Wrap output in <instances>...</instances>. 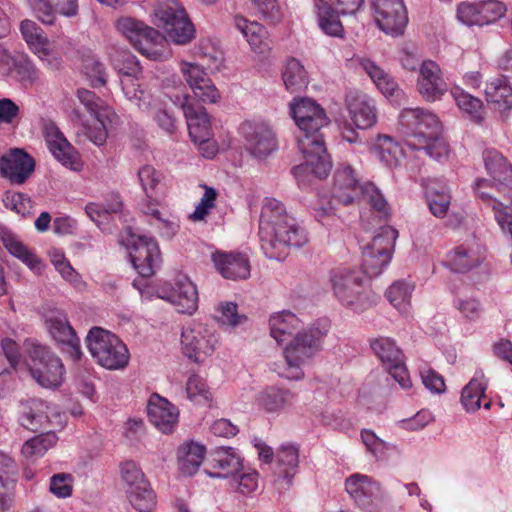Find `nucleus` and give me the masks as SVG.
Instances as JSON below:
<instances>
[{"label": "nucleus", "mask_w": 512, "mask_h": 512, "mask_svg": "<svg viewBox=\"0 0 512 512\" xmlns=\"http://www.w3.org/2000/svg\"><path fill=\"white\" fill-rule=\"evenodd\" d=\"M34 168V159L21 149H13L0 159L1 175L15 184H22Z\"/></svg>", "instance_id": "393cba45"}, {"label": "nucleus", "mask_w": 512, "mask_h": 512, "mask_svg": "<svg viewBox=\"0 0 512 512\" xmlns=\"http://www.w3.org/2000/svg\"><path fill=\"white\" fill-rule=\"evenodd\" d=\"M313 3L320 30L327 36L343 38L344 28L339 20V10L335 11L325 0H313Z\"/></svg>", "instance_id": "e433bc0d"}, {"label": "nucleus", "mask_w": 512, "mask_h": 512, "mask_svg": "<svg viewBox=\"0 0 512 512\" xmlns=\"http://www.w3.org/2000/svg\"><path fill=\"white\" fill-rule=\"evenodd\" d=\"M361 187L355 170L349 164L341 163L334 172L331 198L337 204L351 205L360 199Z\"/></svg>", "instance_id": "aec40b11"}, {"label": "nucleus", "mask_w": 512, "mask_h": 512, "mask_svg": "<svg viewBox=\"0 0 512 512\" xmlns=\"http://www.w3.org/2000/svg\"><path fill=\"white\" fill-rule=\"evenodd\" d=\"M47 329L52 338L61 346L62 350L74 360L81 359L83 353L74 328L70 325L67 316L57 312L46 319Z\"/></svg>", "instance_id": "412c9836"}, {"label": "nucleus", "mask_w": 512, "mask_h": 512, "mask_svg": "<svg viewBox=\"0 0 512 512\" xmlns=\"http://www.w3.org/2000/svg\"><path fill=\"white\" fill-rule=\"evenodd\" d=\"M345 490L355 506L365 512H380L386 497L379 482L360 473H354L345 480Z\"/></svg>", "instance_id": "9d476101"}, {"label": "nucleus", "mask_w": 512, "mask_h": 512, "mask_svg": "<svg viewBox=\"0 0 512 512\" xmlns=\"http://www.w3.org/2000/svg\"><path fill=\"white\" fill-rule=\"evenodd\" d=\"M329 284L333 296L347 310L360 314L374 304V294L361 270L340 265L329 271Z\"/></svg>", "instance_id": "7ed1b4c3"}, {"label": "nucleus", "mask_w": 512, "mask_h": 512, "mask_svg": "<svg viewBox=\"0 0 512 512\" xmlns=\"http://www.w3.org/2000/svg\"><path fill=\"white\" fill-rule=\"evenodd\" d=\"M147 414L150 422L164 434L172 433L179 419L178 408L157 393L148 400Z\"/></svg>", "instance_id": "b1692460"}, {"label": "nucleus", "mask_w": 512, "mask_h": 512, "mask_svg": "<svg viewBox=\"0 0 512 512\" xmlns=\"http://www.w3.org/2000/svg\"><path fill=\"white\" fill-rule=\"evenodd\" d=\"M189 400L196 404H206L212 400V393L206 381L199 375H191L186 383Z\"/></svg>", "instance_id": "5fc2aeb1"}, {"label": "nucleus", "mask_w": 512, "mask_h": 512, "mask_svg": "<svg viewBox=\"0 0 512 512\" xmlns=\"http://www.w3.org/2000/svg\"><path fill=\"white\" fill-rule=\"evenodd\" d=\"M121 479L125 493L149 482L142 469L133 461L121 465Z\"/></svg>", "instance_id": "13d9d810"}, {"label": "nucleus", "mask_w": 512, "mask_h": 512, "mask_svg": "<svg viewBox=\"0 0 512 512\" xmlns=\"http://www.w3.org/2000/svg\"><path fill=\"white\" fill-rule=\"evenodd\" d=\"M4 206L21 215L27 217L32 213V200L26 194L19 192H6L3 196Z\"/></svg>", "instance_id": "680f3d73"}, {"label": "nucleus", "mask_w": 512, "mask_h": 512, "mask_svg": "<svg viewBox=\"0 0 512 512\" xmlns=\"http://www.w3.org/2000/svg\"><path fill=\"white\" fill-rule=\"evenodd\" d=\"M162 298L170 302L182 314L192 315L198 309L197 287L186 275L177 276L171 290Z\"/></svg>", "instance_id": "5701e85b"}, {"label": "nucleus", "mask_w": 512, "mask_h": 512, "mask_svg": "<svg viewBox=\"0 0 512 512\" xmlns=\"http://www.w3.org/2000/svg\"><path fill=\"white\" fill-rule=\"evenodd\" d=\"M217 344L218 338L215 333L202 323L192 322L182 330V351L194 362H202L211 356Z\"/></svg>", "instance_id": "ddd939ff"}, {"label": "nucleus", "mask_w": 512, "mask_h": 512, "mask_svg": "<svg viewBox=\"0 0 512 512\" xmlns=\"http://www.w3.org/2000/svg\"><path fill=\"white\" fill-rule=\"evenodd\" d=\"M363 197L381 216H388L390 207L382 192L372 182H365L361 187L360 198Z\"/></svg>", "instance_id": "6e6d98bb"}, {"label": "nucleus", "mask_w": 512, "mask_h": 512, "mask_svg": "<svg viewBox=\"0 0 512 512\" xmlns=\"http://www.w3.org/2000/svg\"><path fill=\"white\" fill-rule=\"evenodd\" d=\"M360 435L366 450L376 460H384L388 457V450L391 448L390 443L379 438L374 431L370 429H362Z\"/></svg>", "instance_id": "4d7b16f0"}, {"label": "nucleus", "mask_w": 512, "mask_h": 512, "mask_svg": "<svg viewBox=\"0 0 512 512\" xmlns=\"http://www.w3.org/2000/svg\"><path fill=\"white\" fill-rule=\"evenodd\" d=\"M20 31L31 50L42 43H46L47 38L43 35L42 29L32 20L25 19L21 21Z\"/></svg>", "instance_id": "774afa93"}, {"label": "nucleus", "mask_w": 512, "mask_h": 512, "mask_svg": "<svg viewBox=\"0 0 512 512\" xmlns=\"http://www.w3.org/2000/svg\"><path fill=\"white\" fill-rule=\"evenodd\" d=\"M299 468V447L292 443L280 445L275 454L274 474L291 485Z\"/></svg>", "instance_id": "2f4dec72"}, {"label": "nucleus", "mask_w": 512, "mask_h": 512, "mask_svg": "<svg viewBox=\"0 0 512 512\" xmlns=\"http://www.w3.org/2000/svg\"><path fill=\"white\" fill-rule=\"evenodd\" d=\"M259 474L251 468H242L230 481L231 487L243 496L252 495L258 488Z\"/></svg>", "instance_id": "603ef678"}, {"label": "nucleus", "mask_w": 512, "mask_h": 512, "mask_svg": "<svg viewBox=\"0 0 512 512\" xmlns=\"http://www.w3.org/2000/svg\"><path fill=\"white\" fill-rule=\"evenodd\" d=\"M28 359L27 367L32 378L43 388H58L65 375V367L62 360L47 346L34 341L26 343Z\"/></svg>", "instance_id": "423d86ee"}, {"label": "nucleus", "mask_w": 512, "mask_h": 512, "mask_svg": "<svg viewBox=\"0 0 512 512\" xmlns=\"http://www.w3.org/2000/svg\"><path fill=\"white\" fill-rule=\"evenodd\" d=\"M86 343L96 363L107 370H121L129 363L130 353L126 344L116 334L106 329L91 328Z\"/></svg>", "instance_id": "39448f33"}, {"label": "nucleus", "mask_w": 512, "mask_h": 512, "mask_svg": "<svg viewBox=\"0 0 512 512\" xmlns=\"http://www.w3.org/2000/svg\"><path fill=\"white\" fill-rule=\"evenodd\" d=\"M202 187L204 188V194L196 205L195 210L190 215V219L193 221L204 220L215 207L217 191L207 185H202Z\"/></svg>", "instance_id": "e2e57ef3"}, {"label": "nucleus", "mask_w": 512, "mask_h": 512, "mask_svg": "<svg viewBox=\"0 0 512 512\" xmlns=\"http://www.w3.org/2000/svg\"><path fill=\"white\" fill-rule=\"evenodd\" d=\"M485 259V250L480 247L459 246L447 256V266L454 272L464 273L479 266Z\"/></svg>", "instance_id": "c9c22d12"}, {"label": "nucleus", "mask_w": 512, "mask_h": 512, "mask_svg": "<svg viewBox=\"0 0 512 512\" xmlns=\"http://www.w3.org/2000/svg\"><path fill=\"white\" fill-rule=\"evenodd\" d=\"M125 246L134 269L142 277H151L160 268L161 252L153 237L130 235Z\"/></svg>", "instance_id": "f8f14e48"}, {"label": "nucleus", "mask_w": 512, "mask_h": 512, "mask_svg": "<svg viewBox=\"0 0 512 512\" xmlns=\"http://www.w3.org/2000/svg\"><path fill=\"white\" fill-rule=\"evenodd\" d=\"M43 136L49 152L59 163L73 171L82 169L83 163L80 153L54 122L47 121L44 123Z\"/></svg>", "instance_id": "a211bd4d"}, {"label": "nucleus", "mask_w": 512, "mask_h": 512, "mask_svg": "<svg viewBox=\"0 0 512 512\" xmlns=\"http://www.w3.org/2000/svg\"><path fill=\"white\" fill-rule=\"evenodd\" d=\"M400 123L407 130L408 141H416L420 144L427 138H434L441 133V124L438 117L425 109L421 108H405L402 110Z\"/></svg>", "instance_id": "2eb2a0df"}, {"label": "nucleus", "mask_w": 512, "mask_h": 512, "mask_svg": "<svg viewBox=\"0 0 512 512\" xmlns=\"http://www.w3.org/2000/svg\"><path fill=\"white\" fill-rule=\"evenodd\" d=\"M480 26L488 25L502 18L506 13V6L499 0H486L478 2Z\"/></svg>", "instance_id": "052dcab7"}, {"label": "nucleus", "mask_w": 512, "mask_h": 512, "mask_svg": "<svg viewBox=\"0 0 512 512\" xmlns=\"http://www.w3.org/2000/svg\"><path fill=\"white\" fill-rule=\"evenodd\" d=\"M8 79L17 81L24 86L32 85L39 78V72L34 63L25 55L18 56Z\"/></svg>", "instance_id": "8fccbe9b"}, {"label": "nucleus", "mask_w": 512, "mask_h": 512, "mask_svg": "<svg viewBox=\"0 0 512 512\" xmlns=\"http://www.w3.org/2000/svg\"><path fill=\"white\" fill-rule=\"evenodd\" d=\"M302 321L291 311L283 310L269 318L271 337L283 345L285 364L274 370L280 377L300 380L304 377L302 367L318 355L330 330L328 319H319L302 330Z\"/></svg>", "instance_id": "f257e3e1"}, {"label": "nucleus", "mask_w": 512, "mask_h": 512, "mask_svg": "<svg viewBox=\"0 0 512 512\" xmlns=\"http://www.w3.org/2000/svg\"><path fill=\"white\" fill-rule=\"evenodd\" d=\"M234 26L255 53L266 54L271 51V40L267 29L262 24L250 21L242 16H235Z\"/></svg>", "instance_id": "c756f323"}, {"label": "nucleus", "mask_w": 512, "mask_h": 512, "mask_svg": "<svg viewBox=\"0 0 512 512\" xmlns=\"http://www.w3.org/2000/svg\"><path fill=\"white\" fill-rule=\"evenodd\" d=\"M398 232L391 226H382L372 241L362 248L361 272L367 278L377 277L391 262Z\"/></svg>", "instance_id": "1a4fd4ad"}, {"label": "nucleus", "mask_w": 512, "mask_h": 512, "mask_svg": "<svg viewBox=\"0 0 512 512\" xmlns=\"http://www.w3.org/2000/svg\"><path fill=\"white\" fill-rule=\"evenodd\" d=\"M261 248L269 259L282 260L288 247H302L308 243V232L293 216L282 219L266 231H259Z\"/></svg>", "instance_id": "20e7f679"}, {"label": "nucleus", "mask_w": 512, "mask_h": 512, "mask_svg": "<svg viewBox=\"0 0 512 512\" xmlns=\"http://www.w3.org/2000/svg\"><path fill=\"white\" fill-rule=\"evenodd\" d=\"M453 304L461 315L469 321H477L483 312L480 301L474 297H458Z\"/></svg>", "instance_id": "69168bd1"}, {"label": "nucleus", "mask_w": 512, "mask_h": 512, "mask_svg": "<svg viewBox=\"0 0 512 512\" xmlns=\"http://www.w3.org/2000/svg\"><path fill=\"white\" fill-rule=\"evenodd\" d=\"M414 288V284L409 281L397 280L387 288L385 296L393 307L400 313L406 314L411 306V296Z\"/></svg>", "instance_id": "79ce46f5"}, {"label": "nucleus", "mask_w": 512, "mask_h": 512, "mask_svg": "<svg viewBox=\"0 0 512 512\" xmlns=\"http://www.w3.org/2000/svg\"><path fill=\"white\" fill-rule=\"evenodd\" d=\"M346 105L353 124L358 129H369L377 122L375 102L366 94L349 92Z\"/></svg>", "instance_id": "cd10ccee"}, {"label": "nucleus", "mask_w": 512, "mask_h": 512, "mask_svg": "<svg viewBox=\"0 0 512 512\" xmlns=\"http://www.w3.org/2000/svg\"><path fill=\"white\" fill-rule=\"evenodd\" d=\"M111 63L121 78L138 79L142 72L137 58L128 51H116L111 56Z\"/></svg>", "instance_id": "de8ad7c7"}, {"label": "nucleus", "mask_w": 512, "mask_h": 512, "mask_svg": "<svg viewBox=\"0 0 512 512\" xmlns=\"http://www.w3.org/2000/svg\"><path fill=\"white\" fill-rule=\"evenodd\" d=\"M407 147L413 151L423 152L437 161L447 157L449 153L448 145L440 138V135L434 138H427V140L420 144L416 143V141H408Z\"/></svg>", "instance_id": "3c124183"}, {"label": "nucleus", "mask_w": 512, "mask_h": 512, "mask_svg": "<svg viewBox=\"0 0 512 512\" xmlns=\"http://www.w3.org/2000/svg\"><path fill=\"white\" fill-rule=\"evenodd\" d=\"M290 114L299 129L296 135L297 145L305 159L304 163L293 167L292 174L298 185L304 187L310 181V176L322 179L331 170L332 163L320 132L329 119L325 110L308 98L293 101L290 104Z\"/></svg>", "instance_id": "f03ea898"}, {"label": "nucleus", "mask_w": 512, "mask_h": 512, "mask_svg": "<svg viewBox=\"0 0 512 512\" xmlns=\"http://www.w3.org/2000/svg\"><path fill=\"white\" fill-rule=\"evenodd\" d=\"M295 397V394L288 389L269 386L256 395L255 405L267 414L278 415L294 404Z\"/></svg>", "instance_id": "c85d7f7f"}, {"label": "nucleus", "mask_w": 512, "mask_h": 512, "mask_svg": "<svg viewBox=\"0 0 512 512\" xmlns=\"http://www.w3.org/2000/svg\"><path fill=\"white\" fill-rule=\"evenodd\" d=\"M244 149L256 159H265L277 150L273 129L264 121L246 120L238 128Z\"/></svg>", "instance_id": "9b49d317"}, {"label": "nucleus", "mask_w": 512, "mask_h": 512, "mask_svg": "<svg viewBox=\"0 0 512 512\" xmlns=\"http://www.w3.org/2000/svg\"><path fill=\"white\" fill-rule=\"evenodd\" d=\"M479 377L483 378L482 372H477L462 390L460 400L466 412H475L481 406V398L484 396L487 386Z\"/></svg>", "instance_id": "a18cd8bd"}, {"label": "nucleus", "mask_w": 512, "mask_h": 512, "mask_svg": "<svg viewBox=\"0 0 512 512\" xmlns=\"http://www.w3.org/2000/svg\"><path fill=\"white\" fill-rule=\"evenodd\" d=\"M210 465L215 469V471L206 470V474L211 478L231 479L244 467L243 457L239 450L228 446L218 447L213 451Z\"/></svg>", "instance_id": "bb28decb"}, {"label": "nucleus", "mask_w": 512, "mask_h": 512, "mask_svg": "<svg viewBox=\"0 0 512 512\" xmlns=\"http://www.w3.org/2000/svg\"><path fill=\"white\" fill-rule=\"evenodd\" d=\"M77 97L91 116L97 120H101V117L109 118L111 115L114 116V113L109 108L103 106V101L93 91L78 89Z\"/></svg>", "instance_id": "864d4df0"}, {"label": "nucleus", "mask_w": 512, "mask_h": 512, "mask_svg": "<svg viewBox=\"0 0 512 512\" xmlns=\"http://www.w3.org/2000/svg\"><path fill=\"white\" fill-rule=\"evenodd\" d=\"M116 27L133 47L148 59L161 61L169 56V51L164 48L166 38L142 21L124 17L117 21Z\"/></svg>", "instance_id": "0eeeda50"}, {"label": "nucleus", "mask_w": 512, "mask_h": 512, "mask_svg": "<svg viewBox=\"0 0 512 512\" xmlns=\"http://www.w3.org/2000/svg\"><path fill=\"white\" fill-rule=\"evenodd\" d=\"M196 54L203 60V64L207 65V69H218L223 62V53L209 42L201 41L196 46Z\"/></svg>", "instance_id": "0e129e2a"}, {"label": "nucleus", "mask_w": 512, "mask_h": 512, "mask_svg": "<svg viewBox=\"0 0 512 512\" xmlns=\"http://www.w3.org/2000/svg\"><path fill=\"white\" fill-rule=\"evenodd\" d=\"M377 26L386 34L397 36L403 33L408 22L403 0H371Z\"/></svg>", "instance_id": "6ab92c4d"}, {"label": "nucleus", "mask_w": 512, "mask_h": 512, "mask_svg": "<svg viewBox=\"0 0 512 512\" xmlns=\"http://www.w3.org/2000/svg\"><path fill=\"white\" fill-rule=\"evenodd\" d=\"M0 242L12 256L21 260L32 271L40 272L42 270V262L37 255L2 224H0Z\"/></svg>", "instance_id": "72a5a7b5"}, {"label": "nucleus", "mask_w": 512, "mask_h": 512, "mask_svg": "<svg viewBox=\"0 0 512 512\" xmlns=\"http://www.w3.org/2000/svg\"><path fill=\"white\" fill-rule=\"evenodd\" d=\"M483 161L487 173L494 181L512 188V165L499 151L485 149Z\"/></svg>", "instance_id": "58836bf2"}, {"label": "nucleus", "mask_w": 512, "mask_h": 512, "mask_svg": "<svg viewBox=\"0 0 512 512\" xmlns=\"http://www.w3.org/2000/svg\"><path fill=\"white\" fill-rule=\"evenodd\" d=\"M459 110L473 123L482 125L485 121V107L482 100L459 86L450 91Z\"/></svg>", "instance_id": "4c0bfd02"}, {"label": "nucleus", "mask_w": 512, "mask_h": 512, "mask_svg": "<svg viewBox=\"0 0 512 512\" xmlns=\"http://www.w3.org/2000/svg\"><path fill=\"white\" fill-rule=\"evenodd\" d=\"M359 66L371 78L378 90L391 101L397 100L402 91L394 78L385 72L374 61L368 58L359 59Z\"/></svg>", "instance_id": "473e14b6"}, {"label": "nucleus", "mask_w": 512, "mask_h": 512, "mask_svg": "<svg viewBox=\"0 0 512 512\" xmlns=\"http://www.w3.org/2000/svg\"><path fill=\"white\" fill-rule=\"evenodd\" d=\"M19 422L21 426L31 431L45 428L47 424L63 426L64 414L54 405L41 400L29 399L20 403Z\"/></svg>", "instance_id": "f3484780"}, {"label": "nucleus", "mask_w": 512, "mask_h": 512, "mask_svg": "<svg viewBox=\"0 0 512 512\" xmlns=\"http://www.w3.org/2000/svg\"><path fill=\"white\" fill-rule=\"evenodd\" d=\"M486 101L501 111L506 112L512 108V88L503 76L491 79L485 87Z\"/></svg>", "instance_id": "ea45409f"}, {"label": "nucleus", "mask_w": 512, "mask_h": 512, "mask_svg": "<svg viewBox=\"0 0 512 512\" xmlns=\"http://www.w3.org/2000/svg\"><path fill=\"white\" fill-rule=\"evenodd\" d=\"M417 90L428 102H435L447 92L440 66L433 60H425L419 67Z\"/></svg>", "instance_id": "4be33fe9"}, {"label": "nucleus", "mask_w": 512, "mask_h": 512, "mask_svg": "<svg viewBox=\"0 0 512 512\" xmlns=\"http://www.w3.org/2000/svg\"><path fill=\"white\" fill-rule=\"evenodd\" d=\"M58 441L55 432L40 433L27 440L21 449V454L27 459H36L44 456Z\"/></svg>", "instance_id": "c03bdc74"}, {"label": "nucleus", "mask_w": 512, "mask_h": 512, "mask_svg": "<svg viewBox=\"0 0 512 512\" xmlns=\"http://www.w3.org/2000/svg\"><path fill=\"white\" fill-rule=\"evenodd\" d=\"M154 24L162 28L167 39L185 45L195 37V27L177 0H162L154 10Z\"/></svg>", "instance_id": "6e6552de"}, {"label": "nucleus", "mask_w": 512, "mask_h": 512, "mask_svg": "<svg viewBox=\"0 0 512 512\" xmlns=\"http://www.w3.org/2000/svg\"><path fill=\"white\" fill-rule=\"evenodd\" d=\"M492 186V182L488 179L479 178L474 183V191L475 193L484 201L488 203L489 206L494 211L495 219L503 232L508 233L511 238V252L509 254L510 263L512 265V208L506 205H503L501 201L492 197L488 192L484 191V188H488Z\"/></svg>", "instance_id": "7c9ffc66"}, {"label": "nucleus", "mask_w": 512, "mask_h": 512, "mask_svg": "<svg viewBox=\"0 0 512 512\" xmlns=\"http://www.w3.org/2000/svg\"><path fill=\"white\" fill-rule=\"evenodd\" d=\"M282 79L286 89L291 93L302 91L308 84L307 71L296 58H290L286 61Z\"/></svg>", "instance_id": "37998d69"}, {"label": "nucleus", "mask_w": 512, "mask_h": 512, "mask_svg": "<svg viewBox=\"0 0 512 512\" xmlns=\"http://www.w3.org/2000/svg\"><path fill=\"white\" fill-rule=\"evenodd\" d=\"M212 261L219 274L229 280L249 278L251 266L248 257L238 252H215Z\"/></svg>", "instance_id": "a878e982"}, {"label": "nucleus", "mask_w": 512, "mask_h": 512, "mask_svg": "<svg viewBox=\"0 0 512 512\" xmlns=\"http://www.w3.org/2000/svg\"><path fill=\"white\" fill-rule=\"evenodd\" d=\"M284 204L275 198H266L262 207L260 229L266 228V231L281 222L282 219L290 217Z\"/></svg>", "instance_id": "09e8293b"}, {"label": "nucleus", "mask_w": 512, "mask_h": 512, "mask_svg": "<svg viewBox=\"0 0 512 512\" xmlns=\"http://www.w3.org/2000/svg\"><path fill=\"white\" fill-rule=\"evenodd\" d=\"M182 109L191 140L199 147L205 158H213L217 150L212 141L211 124L206 109L188 103H183Z\"/></svg>", "instance_id": "dca6fc26"}, {"label": "nucleus", "mask_w": 512, "mask_h": 512, "mask_svg": "<svg viewBox=\"0 0 512 512\" xmlns=\"http://www.w3.org/2000/svg\"><path fill=\"white\" fill-rule=\"evenodd\" d=\"M74 478L69 473L54 474L50 478V492L57 498L65 499L72 495Z\"/></svg>", "instance_id": "338daca9"}, {"label": "nucleus", "mask_w": 512, "mask_h": 512, "mask_svg": "<svg viewBox=\"0 0 512 512\" xmlns=\"http://www.w3.org/2000/svg\"><path fill=\"white\" fill-rule=\"evenodd\" d=\"M425 196L433 216L444 218L451 205V191L445 184L431 183L426 187Z\"/></svg>", "instance_id": "a19ab883"}, {"label": "nucleus", "mask_w": 512, "mask_h": 512, "mask_svg": "<svg viewBox=\"0 0 512 512\" xmlns=\"http://www.w3.org/2000/svg\"><path fill=\"white\" fill-rule=\"evenodd\" d=\"M206 454V447L195 441H186L177 451L179 471L185 476H193L199 470Z\"/></svg>", "instance_id": "f704fd0d"}, {"label": "nucleus", "mask_w": 512, "mask_h": 512, "mask_svg": "<svg viewBox=\"0 0 512 512\" xmlns=\"http://www.w3.org/2000/svg\"><path fill=\"white\" fill-rule=\"evenodd\" d=\"M370 346L400 387L404 390L410 389L412 382L404 362V355L395 341L388 337H378L371 340Z\"/></svg>", "instance_id": "4468645a"}, {"label": "nucleus", "mask_w": 512, "mask_h": 512, "mask_svg": "<svg viewBox=\"0 0 512 512\" xmlns=\"http://www.w3.org/2000/svg\"><path fill=\"white\" fill-rule=\"evenodd\" d=\"M260 16L270 24L279 23L284 15L283 3L279 0H251Z\"/></svg>", "instance_id": "bf43d9fd"}, {"label": "nucleus", "mask_w": 512, "mask_h": 512, "mask_svg": "<svg viewBox=\"0 0 512 512\" xmlns=\"http://www.w3.org/2000/svg\"><path fill=\"white\" fill-rule=\"evenodd\" d=\"M126 497L131 506L139 512H152L157 504V496L150 482L131 489Z\"/></svg>", "instance_id": "49530a36"}]
</instances>
